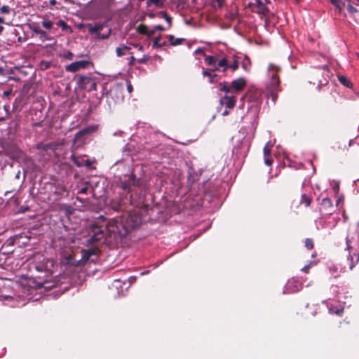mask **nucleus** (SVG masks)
Here are the masks:
<instances>
[{
  "label": "nucleus",
  "instance_id": "864d4df0",
  "mask_svg": "<svg viewBox=\"0 0 359 359\" xmlns=\"http://www.w3.org/2000/svg\"><path fill=\"white\" fill-rule=\"evenodd\" d=\"M231 68L233 71L236 70L238 67V64L236 61L232 65H229L228 68Z\"/></svg>",
  "mask_w": 359,
  "mask_h": 359
},
{
  "label": "nucleus",
  "instance_id": "603ef678",
  "mask_svg": "<svg viewBox=\"0 0 359 359\" xmlns=\"http://www.w3.org/2000/svg\"><path fill=\"white\" fill-rule=\"evenodd\" d=\"M147 60H148V57L144 55L142 58L138 59L137 62L140 64H144V63H146Z\"/></svg>",
  "mask_w": 359,
  "mask_h": 359
},
{
  "label": "nucleus",
  "instance_id": "ddd939ff",
  "mask_svg": "<svg viewBox=\"0 0 359 359\" xmlns=\"http://www.w3.org/2000/svg\"><path fill=\"white\" fill-rule=\"evenodd\" d=\"M97 259V250L95 248H89L82 251V260L86 262L89 260L92 262Z\"/></svg>",
  "mask_w": 359,
  "mask_h": 359
},
{
  "label": "nucleus",
  "instance_id": "0e129e2a",
  "mask_svg": "<svg viewBox=\"0 0 359 359\" xmlns=\"http://www.w3.org/2000/svg\"><path fill=\"white\" fill-rule=\"evenodd\" d=\"M11 94V90H6L4 92V95L6 97H8Z\"/></svg>",
  "mask_w": 359,
  "mask_h": 359
},
{
  "label": "nucleus",
  "instance_id": "b1692460",
  "mask_svg": "<svg viewBox=\"0 0 359 359\" xmlns=\"http://www.w3.org/2000/svg\"><path fill=\"white\" fill-rule=\"evenodd\" d=\"M41 23L42 27L47 30H51L53 28L54 23L46 18H43Z\"/></svg>",
  "mask_w": 359,
  "mask_h": 359
},
{
  "label": "nucleus",
  "instance_id": "7ed1b4c3",
  "mask_svg": "<svg viewBox=\"0 0 359 359\" xmlns=\"http://www.w3.org/2000/svg\"><path fill=\"white\" fill-rule=\"evenodd\" d=\"M119 184L120 187L123 191L130 193L133 191V189L142 185V180L140 179H137L133 171L129 169L128 173L120 177Z\"/></svg>",
  "mask_w": 359,
  "mask_h": 359
},
{
  "label": "nucleus",
  "instance_id": "9b49d317",
  "mask_svg": "<svg viewBox=\"0 0 359 359\" xmlns=\"http://www.w3.org/2000/svg\"><path fill=\"white\" fill-rule=\"evenodd\" d=\"M16 239L18 238L10 237L1 248L0 254L6 255L12 253L14 251L13 246L15 243H19L18 241H16Z\"/></svg>",
  "mask_w": 359,
  "mask_h": 359
},
{
  "label": "nucleus",
  "instance_id": "5fc2aeb1",
  "mask_svg": "<svg viewBox=\"0 0 359 359\" xmlns=\"http://www.w3.org/2000/svg\"><path fill=\"white\" fill-rule=\"evenodd\" d=\"M346 249L349 250L351 248V241L348 238V236H346Z\"/></svg>",
  "mask_w": 359,
  "mask_h": 359
},
{
  "label": "nucleus",
  "instance_id": "dca6fc26",
  "mask_svg": "<svg viewBox=\"0 0 359 359\" xmlns=\"http://www.w3.org/2000/svg\"><path fill=\"white\" fill-rule=\"evenodd\" d=\"M338 220H339V218L338 219H334V221L332 223L330 221H327V220H325L323 219H320L318 221H316V226H317L318 229H319L320 227L321 229H324V228H327V227H330L331 229H333L337 225V224L338 222Z\"/></svg>",
  "mask_w": 359,
  "mask_h": 359
},
{
  "label": "nucleus",
  "instance_id": "6e6552de",
  "mask_svg": "<svg viewBox=\"0 0 359 359\" xmlns=\"http://www.w3.org/2000/svg\"><path fill=\"white\" fill-rule=\"evenodd\" d=\"M15 295V292L12 287L6 284L3 279L0 280V301H5L12 299Z\"/></svg>",
  "mask_w": 359,
  "mask_h": 359
},
{
  "label": "nucleus",
  "instance_id": "412c9836",
  "mask_svg": "<svg viewBox=\"0 0 359 359\" xmlns=\"http://www.w3.org/2000/svg\"><path fill=\"white\" fill-rule=\"evenodd\" d=\"M167 45L166 41H161V36H158L154 39L152 48H160Z\"/></svg>",
  "mask_w": 359,
  "mask_h": 359
},
{
  "label": "nucleus",
  "instance_id": "6ab92c4d",
  "mask_svg": "<svg viewBox=\"0 0 359 359\" xmlns=\"http://www.w3.org/2000/svg\"><path fill=\"white\" fill-rule=\"evenodd\" d=\"M146 4L147 7L154 6L156 8H161L164 6V0H147Z\"/></svg>",
  "mask_w": 359,
  "mask_h": 359
},
{
  "label": "nucleus",
  "instance_id": "393cba45",
  "mask_svg": "<svg viewBox=\"0 0 359 359\" xmlns=\"http://www.w3.org/2000/svg\"><path fill=\"white\" fill-rule=\"evenodd\" d=\"M130 48L126 45H122L119 47H117L116 49V53L118 57H121L126 54V50H129Z\"/></svg>",
  "mask_w": 359,
  "mask_h": 359
},
{
  "label": "nucleus",
  "instance_id": "f3484780",
  "mask_svg": "<svg viewBox=\"0 0 359 359\" xmlns=\"http://www.w3.org/2000/svg\"><path fill=\"white\" fill-rule=\"evenodd\" d=\"M11 238H18L16 241H18L19 243H15V245L18 246L24 245L26 246L28 245L30 238L23 234L15 235L14 236H11Z\"/></svg>",
  "mask_w": 359,
  "mask_h": 359
},
{
  "label": "nucleus",
  "instance_id": "bb28decb",
  "mask_svg": "<svg viewBox=\"0 0 359 359\" xmlns=\"http://www.w3.org/2000/svg\"><path fill=\"white\" fill-rule=\"evenodd\" d=\"M338 80L343 86L347 88H351L353 86L352 83L344 76H339Z\"/></svg>",
  "mask_w": 359,
  "mask_h": 359
},
{
  "label": "nucleus",
  "instance_id": "c85d7f7f",
  "mask_svg": "<svg viewBox=\"0 0 359 359\" xmlns=\"http://www.w3.org/2000/svg\"><path fill=\"white\" fill-rule=\"evenodd\" d=\"M330 2L339 10L341 11L342 8L345 6V3L341 0H330Z\"/></svg>",
  "mask_w": 359,
  "mask_h": 359
},
{
  "label": "nucleus",
  "instance_id": "f257e3e1",
  "mask_svg": "<svg viewBox=\"0 0 359 359\" xmlns=\"http://www.w3.org/2000/svg\"><path fill=\"white\" fill-rule=\"evenodd\" d=\"M147 219L140 212L133 211L127 214L125 219H113L104 226L91 224L92 235L88 239L89 243H93L101 241L104 237H108L113 241H121L133 229L140 226Z\"/></svg>",
  "mask_w": 359,
  "mask_h": 359
},
{
  "label": "nucleus",
  "instance_id": "13d9d810",
  "mask_svg": "<svg viewBox=\"0 0 359 359\" xmlns=\"http://www.w3.org/2000/svg\"><path fill=\"white\" fill-rule=\"evenodd\" d=\"M133 88L132 84H131L130 83H128L127 84V90H128V91L129 93H131V92L133 91Z\"/></svg>",
  "mask_w": 359,
  "mask_h": 359
},
{
  "label": "nucleus",
  "instance_id": "f704fd0d",
  "mask_svg": "<svg viewBox=\"0 0 359 359\" xmlns=\"http://www.w3.org/2000/svg\"><path fill=\"white\" fill-rule=\"evenodd\" d=\"M111 35V29H109L106 33H98L97 36V39H108Z\"/></svg>",
  "mask_w": 359,
  "mask_h": 359
},
{
  "label": "nucleus",
  "instance_id": "f03ea898",
  "mask_svg": "<svg viewBox=\"0 0 359 359\" xmlns=\"http://www.w3.org/2000/svg\"><path fill=\"white\" fill-rule=\"evenodd\" d=\"M280 68L273 64H270L267 69V76L269 81H266V86L268 92L270 93L273 102L278 98V93L280 90V80L278 73Z\"/></svg>",
  "mask_w": 359,
  "mask_h": 359
},
{
  "label": "nucleus",
  "instance_id": "4be33fe9",
  "mask_svg": "<svg viewBox=\"0 0 359 359\" xmlns=\"http://www.w3.org/2000/svg\"><path fill=\"white\" fill-rule=\"evenodd\" d=\"M168 41L172 46H177L184 41L183 38H175L173 35L168 36Z\"/></svg>",
  "mask_w": 359,
  "mask_h": 359
},
{
  "label": "nucleus",
  "instance_id": "052dcab7",
  "mask_svg": "<svg viewBox=\"0 0 359 359\" xmlns=\"http://www.w3.org/2000/svg\"><path fill=\"white\" fill-rule=\"evenodd\" d=\"M215 1L218 4L219 7H222L224 4V0H215Z\"/></svg>",
  "mask_w": 359,
  "mask_h": 359
},
{
  "label": "nucleus",
  "instance_id": "5701e85b",
  "mask_svg": "<svg viewBox=\"0 0 359 359\" xmlns=\"http://www.w3.org/2000/svg\"><path fill=\"white\" fill-rule=\"evenodd\" d=\"M252 4L257 7L258 12L262 13L263 14L265 13L266 8L264 4L261 0H255V2L252 3Z\"/></svg>",
  "mask_w": 359,
  "mask_h": 359
},
{
  "label": "nucleus",
  "instance_id": "aec40b11",
  "mask_svg": "<svg viewBox=\"0 0 359 359\" xmlns=\"http://www.w3.org/2000/svg\"><path fill=\"white\" fill-rule=\"evenodd\" d=\"M229 65H227L226 60L225 58H222L218 62H216V65L215 67H212V71L218 70L220 67L223 68V71H225L228 68Z\"/></svg>",
  "mask_w": 359,
  "mask_h": 359
},
{
  "label": "nucleus",
  "instance_id": "1a4fd4ad",
  "mask_svg": "<svg viewBox=\"0 0 359 359\" xmlns=\"http://www.w3.org/2000/svg\"><path fill=\"white\" fill-rule=\"evenodd\" d=\"M91 65L89 60H79L74 62L66 66V71L68 72H76L81 69H86Z\"/></svg>",
  "mask_w": 359,
  "mask_h": 359
},
{
  "label": "nucleus",
  "instance_id": "338daca9",
  "mask_svg": "<svg viewBox=\"0 0 359 359\" xmlns=\"http://www.w3.org/2000/svg\"><path fill=\"white\" fill-rule=\"evenodd\" d=\"M228 109H226H226H225V110L222 113V116H224L228 115V114H229V111H228Z\"/></svg>",
  "mask_w": 359,
  "mask_h": 359
},
{
  "label": "nucleus",
  "instance_id": "39448f33",
  "mask_svg": "<svg viewBox=\"0 0 359 359\" xmlns=\"http://www.w3.org/2000/svg\"><path fill=\"white\" fill-rule=\"evenodd\" d=\"M78 84L80 88L87 91L96 90L97 79L90 74L80 75L78 78Z\"/></svg>",
  "mask_w": 359,
  "mask_h": 359
},
{
  "label": "nucleus",
  "instance_id": "20e7f679",
  "mask_svg": "<svg viewBox=\"0 0 359 359\" xmlns=\"http://www.w3.org/2000/svg\"><path fill=\"white\" fill-rule=\"evenodd\" d=\"M123 87L116 84L111 87L107 94V99L109 104L120 103L123 100Z\"/></svg>",
  "mask_w": 359,
  "mask_h": 359
},
{
  "label": "nucleus",
  "instance_id": "09e8293b",
  "mask_svg": "<svg viewBox=\"0 0 359 359\" xmlns=\"http://www.w3.org/2000/svg\"><path fill=\"white\" fill-rule=\"evenodd\" d=\"M156 30L154 29V27L151 29H149V28L147 29V33H146V35L149 37H151L152 36L154 33H155Z\"/></svg>",
  "mask_w": 359,
  "mask_h": 359
},
{
  "label": "nucleus",
  "instance_id": "58836bf2",
  "mask_svg": "<svg viewBox=\"0 0 359 359\" xmlns=\"http://www.w3.org/2000/svg\"><path fill=\"white\" fill-rule=\"evenodd\" d=\"M343 311H344L343 308L334 309L332 306H331L329 309V311H330V313H335V314H337L338 316H341V313H343Z\"/></svg>",
  "mask_w": 359,
  "mask_h": 359
},
{
  "label": "nucleus",
  "instance_id": "2eb2a0df",
  "mask_svg": "<svg viewBox=\"0 0 359 359\" xmlns=\"http://www.w3.org/2000/svg\"><path fill=\"white\" fill-rule=\"evenodd\" d=\"M86 27H88V32L90 34H91V35L95 34L97 36L99 32L101 31L103 29V27H104V23H95L93 25L91 23H88L86 25Z\"/></svg>",
  "mask_w": 359,
  "mask_h": 359
},
{
  "label": "nucleus",
  "instance_id": "4d7b16f0",
  "mask_svg": "<svg viewBox=\"0 0 359 359\" xmlns=\"http://www.w3.org/2000/svg\"><path fill=\"white\" fill-rule=\"evenodd\" d=\"M154 29L156 31V30H158V31H164L165 30V28L161 25H156L154 27Z\"/></svg>",
  "mask_w": 359,
  "mask_h": 359
},
{
  "label": "nucleus",
  "instance_id": "9d476101",
  "mask_svg": "<svg viewBox=\"0 0 359 359\" xmlns=\"http://www.w3.org/2000/svg\"><path fill=\"white\" fill-rule=\"evenodd\" d=\"M302 288V284L297 280L292 279L287 281L286 283L284 290L283 293L284 294H290V293H294Z\"/></svg>",
  "mask_w": 359,
  "mask_h": 359
},
{
  "label": "nucleus",
  "instance_id": "69168bd1",
  "mask_svg": "<svg viewBox=\"0 0 359 359\" xmlns=\"http://www.w3.org/2000/svg\"><path fill=\"white\" fill-rule=\"evenodd\" d=\"M135 60V58L133 56H131L130 58L129 64L130 65L133 64Z\"/></svg>",
  "mask_w": 359,
  "mask_h": 359
},
{
  "label": "nucleus",
  "instance_id": "0eeeda50",
  "mask_svg": "<svg viewBox=\"0 0 359 359\" xmlns=\"http://www.w3.org/2000/svg\"><path fill=\"white\" fill-rule=\"evenodd\" d=\"M33 36H38L41 42L53 41V38L45 30L42 29L36 22H32L29 25Z\"/></svg>",
  "mask_w": 359,
  "mask_h": 359
},
{
  "label": "nucleus",
  "instance_id": "423d86ee",
  "mask_svg": "<svg viewBox=\"0 0 359 359\" xmlns=\"http://www.w3.org/2000/svg\"><path fill=\"white\" fill-rule=\"evenodd\" d=\"M251 136H245L233 149V153L245 156L250 147Z\"/></svg>",
  "mask_w": 359,
  "mask_h": 359
},
{
  "label": "nucleus",
  "instance_id": "8fccbe9b",
  "mask_svg": "<svg viewBox=\"0 0 359 359\" xmlns=\"http://www.w3.org/2000/svg\"><path fill=\"white\" fill-rule=\"evenodd\" d=\"M209 79H210V80H209L210 83L217 82V75L212 74V76H210Z\"/></svg>",
  "mask_w": 359,
  "mask_h": 359
},
{
  "label": "nucleus",
  "instance_id": "680f3d73",
  "mask_svg": "<svg viewBox=\"0 0 359 359\" xmlns=\"http://www.w3.org/2000/svg\"><path fill=\"white\" fill-rule=\"evenodd\" d=\"M114 284L116 287H118L119 286V285L121 284V282L119 280H114Z\"/></svg>",
  "mask_w": 359,
  "mask_h": 359
},
{
  "label": "nucleus",
  "instance_id": "bf43d9fd",
  "mask_svg": "<svg viewBox=\"0 0 359 359\" xmlns=\"http://www.w3.org/2000/svg\"><path fill=\"white\" fill-rule=\"evenodd\" d=\"M309 268H310V265L309 264L306 265L305 266H304L302 269V271L306 273L308 271V270L309 269Z\"/></svg>",
  "mask_w": 359,
  "mask_h": 359
},
{
  "label": "nucleus",
  "instance_id": "774afa93",
  "mask_svg": "<svg viewBox=\"0 0 359 359\" xmlns=\"http://www.w3.org/2000/svg\"><path fill=\"white\" fill-rule=\"evenodd\" d=\"M84 164L86 165V167H89L90 165V161L88 159L87 160L85 159V163Z\"/></svg>",
  "mask_w": 359,
  "mask_h": 359
},
{
  "label": "nucleus",
  "instance_id": "e433bc0d",
  "mask_svg": "<svg viewBox=\"0 0 359 359\" xmlns=\"http://www.w3.org/2000/svg\"><path fill=\"white\" fill-rule=\"evenodd\" d=\"M147 29L148 27L144 25H140L137 27V32L139 34H145L147 33Z\"/></svg>",
  "mask_w": 359,
  "mask_h": 359
},
{
  "label": "nucleus",
  "instance_id": "a211bd4d",
  "mask_svg": "<svg viewBox=\"0 0 359 359\" xmlns=\"http://www.w3.org/2000/svg\"><path fill=\"white\" fill-rule=\"evenodd\" d=\"M70 159L77 166L81 167L85 163V158L82 156H76L75 154H72L70 156Z\"/></svg>",
  "mask_w": 359,
  "mask_h": 359
},
{
  "label": "nucleus",
  "instance_id": "de8ad7c7",
  "mask_svg": "<svg viewBox=\"0 0 359 359\" xmlns=\"http://www.w3.org/2000/svg\"><path fill=\"white\" fill-rule=\"evenodd\" d=\"M348 261H350V263H349V269L350 270H352L353 269V267L355 266V263L353 262V257L349 255L348 257Z\"/></svg>",
  "mask_w": 359,
  "mask_h": 359
},
{
  "label": "nucleus",
  "instance_id": "e2e57ef3",
  "mask_svg": "<svg viewBox=\"0 0 359 359\" xmlns=\"http://www.w3.org/2000/svg\"><path fill=\"white\" fill-rule=\"evenodd\" d=\"M195 53L198 54V53H204V51L202 48H197L196 50H195Z\"/></svg>",
  "mask_w": 359,
  "mask_h": 359
},
{
  "label": "nucleus",
  "instance_id": "a878e982",
  "mask_svg": "<svg viewBox=\"0 0 359 359\" xmlns=\"http://www.w3.org/2000/svg\"><path fill=\"white\" fill-rule=\"evenodd\" d=\"M56 25L57 27H60L62 28V31H65V32H72V27L70 26H69L67 22H65L64 20H58L57 22H56Z\"/></svg>",
  "mask_w": 359,
  "mask_h": 359
},
{
  "label": "nucleus",
  "instance_id": "6e6d98bb",
  "mask_svg": "<svg viewBox=\"0 0 359 359\" xmlns=\"http://www.w3.org/2000/svg\"><path fill=\"white\" fill-rule=\"evenodd\" d=\"M137 278L135 276H130L128 278V281L130 283V285L134 283L136 281Z\"/></svg>",
  "mask_w": 359,
  "mask_h": 359
},
{
  "label": "nucleus",
  "instance_id": "a19ab883",
  "mask_svg": "<svg viewBox=\"0 0 359 359\" xmlns=\"http://www.w3.org/2000/svg\"><path fill=\"white\" fill-rule=\"evenodd\" d=\"M305 246L308 250H311L313 248V242L311 238H306L305 241Z\"/></svg>",
  "mask_w": 359,
  "mask_h": 359
},
{
  "label": "nucleus",
  "instance_id": "ea45409f",
  "mask_svg": "<svg viewBox=\"0 0 359 359\" xmlns=\"http://www.w3.org/2000/svg\"><path fill=\"white\" fill-rule=\"evenodd\" d=\"M11 11V9L8 6L4 5L0 8V12L2 14H8Z\"/></svg>",
  "mask_w": 359,
  "mask_h": 359
},
{
  "label": "nucleus",
  "instance_id": "f8f14e48",
  "mask_svg": "<svg viewBox=\"0 0 359 359\" xmlns=\"http://www.w3.org/2000/svg\"><path fill=\"white\" fill-rule=\"evenodd\" d=\"M221 106H225L226 109H232L236 104V98L233 95H225L219 100Z\"/></svg>",
  "mask_w": 359,
  "mask_h": 359
},
{
  "label": "nucleus",
  "instance_id": "a18cd8bd",
  "mask_svg": "<svg viewBox=\"0 0 359 359\" xmlns=\"http://www.w3.org/2000/svg\"><path fill=\"white\" fill-rule=\"evenodd\" d=\"M212 68L211 69H204L203 72V74L204 76H208V77H210L212 76V73L214 72L212 70Z\"/></svg>",
  "mask_w": 359,
  "mask_h": 359
},
{
  "label": "nucleus",
  "instance_id": "72a5a7b5",
  "mask_svg": "<svg viewBox=\"0 0 359 359\" xmlns=\"http://www.w3.org/2000/svg\"><path fill=\"white\" fill-rule=\"evenodd\" d=\"M250 66V60L247 57L245 56L244 59L242 61V67L245 70H248Z\"/></svg>",
  "mask_w": 359,
  "mask_h": 359
},
{
  "label": "nucleus",
  "instance_id": "49530a36",
  "mask_svg": "<svg viewBox=\"0 0 359 359\" xmlns=\"http://www.w3.org/2000/svg\"><path fill=\"white\" fill-rule=\"evenodd\" d=\"M263 152H264V157L269 156L270 152H271V149L269 147H267V145H265V147H264Z\"/></svg>",
  "mask_w": 359,
  "mask_h": 359
},
{
  "label": "nucleus",
  "instance_id": "c03bdc74",
  "mask_svg": "<svg viewBox=\"0 0 359 359\" xmlns=\"http://www.w3.org/2000/svg\"><path fill=\"white\" fill-rule=\"evenodd\" d=\"M322 204L325 206H332V201L328 198H324L322 200Z\"/></svg>",
  "mask_w": 359,
  "mask_h": 359
},
{
  "label": "nucleus",
  "instance_id": "473e14b6",
  "mask_svg": "<svg viewBox=\"0 0 359 359\" xmlns=\"http://www.w3.org/2000/svg\"><path fill=\"white\" fill-rule=\"evenodd\" d=\"M159 15L164 18L165 20L168 22L169 27H171L172 25V18L169 16L166 12L165 11H161L159 12Z\"/></svg>",
  "mask_w": 359,
  "mask_h": 359
},
{
  "label": "nucleus",
  "instance_id": "c9c22d12",
  "mask_svg": "<svg viewBox=\"0 0 359 359\" xmlns=\"http://www.w3.org/2000/svg\"><path fill=\"white\" fill-rule=\"evenodd\" d=\"M231 87L227 83L224 82L220 88L221 91L225 92L226 95H229L231 93Z\"/></svg>",
  "mask_w": 359,
  "mask_h": 359
},
{
  "label": "nucleus",
  "instance_id": "37998d69",
  "mask_svg": "<svg viewBox=\"0 0 359 359\" xmlns=\"http://www.w3.org/2000/svg\"><path fill=\"white\" fill-rule=\"evenodd\" d=\"M330 273L336 278L339 276L337 272V267L336 266H332L329 268Z\"/></svg>",
  "mask_w": 359,
  "mask_h": 359
},
{
  "label": "nucleus",
  "instance_id": "3c124183",
  "mask_svg": "<svg viewBox=\"0 0 359 359\" xmlns=\"http://www.w3.org/2000/svg\"><path fill=\"white\" fill-rule=\"evenodd\" d=\"M264 163L266 165L269 166L272 164V160L267 156L264 157Z\"/></svg>",
  "mask_w": 359,
  "mask_h": 359
},
{
  "label": "nucleus",
  "instance_id": "cd10ccee",
  "mask_svg": "<svg viewBox=\"0 0 359 359\" xmlns=\"http://www.w3.org/2000/svg\"><path fill=\"white\" fill-rule=\"evenodd\" d=\"M311 202V198L309 195L306 194H302L300 204H304L305 206L308 207L310 205Z\"/></svg>",
  "mask_w": 359,
  "mask_h": 359
},
{
  "label": "nucleus",
  "instance_id": "4c0bfd02",
  "mask_svg": "<svg viewBox=\"0 0 359 359\" xmlns=\"http://www.w3.org/2000/svg\"><path fill=\"white\" fill-rule=\"evenodd\" d=\"M348 4H347V10L348 11V13L351 15H353L355 14V13L358 12V9L355 8L351 3L350 1H348Z\"/></svg>",
  "mask_w": 359,
  "mask_h": 359
},
{
  "label": "nucleus",
  "instance_id": "7c9ffc66",
  "mask_svg": "<svg viewBox=\"0 0 359 359\" xmlns=\"http://www.w3.org/2000/svg\"><path fill=\"white\" fill-rule=\"evenodd\" d=\"M92 131H93V129L90 127L83 128V130H81L76 133V138L78 139L84 135L91 133Z\"/></svg>",
  "mask_w": 359,
  "mask_h": 359
},
{
  "label": "nucleus",
  "instance_id": "79ce46f5",
  "mask_svg": "<svg viewBox=\"0 0 359 359\" xmlns=\"http://www.w3.org/2000/svg\"><path fill=\"white\" fill-rule=\"evenodd\" d=\"M89 185V182H86L85 183V186L83 187H82L79 191H78V194H87V191L88 190V187Z\"/></svg>",
  "mask_w": 359,
  "mask_h": 359
},
{
  "label": "nucleus",
  "instance_id": "c756f323",
  "mask_svg": "<svg viewBox=\"0 0 359 359\" xmlns=\"http://www.w3.org/2000/svg\"><path fill=\"white\" fill-rule=\"evenodd\" d=\"M262 103L261 99L257 98L255 102L252 103V104L249 107V108H252L254 111L255 114H257L259 111V106Z\"/></svg>",
  "mask_w": 359,
  "mask_h": 359
},
{
  "label": "nucleus",
  "instance_id": "2f4dec72",
  "mask_svg": "<svg viewBox=\"0 0 359 359\" xmlns=\"http://www.w3.org/2000/svg\"><path fill=\"white\" fill-rule=\"evenodd\" d=\"M205 61L207 65L210 66H212V67H215L216 65V57L215 56H208L205 57Z\"/></svg>",
  "mask_w": 359,
  "mask_h": 359
},
{
  "label": "nucleus",
  "instance_id": "4468645a",
  "mask_svg": "<svg viewBox=\"0 0 359 359\" xmlns=\"http://www.w3.org/2000/svg\"><path fill=\"white\" fill-rule=\"evenodd\" d=\"M246 86V81L244 78H238L233 80L231 83L232 90L235 92L241 91Z\"/></svg>",
  "mask_w": 359,
  "mask_h": 359
}]
</instances>
